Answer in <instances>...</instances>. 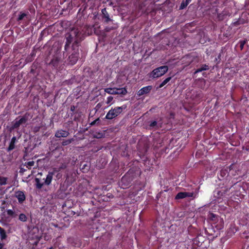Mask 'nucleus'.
I'll list each match as a JSON object with an SVG mask.
<instances>
[{
    "mask_svg": "<svg viewBox=\"0 0 249 249\" xmlns=\"http://www.w3.org/2000/svg\"><path fill=\"white\" fill-rule=\"evenodd\" d=\"M18 209H16L15 207H13V209H6L5 213H6L8 217L13 218H16L18 215Z\"/></svg>",
    "mask_w": 249,
    "mask_h": 249,
    "instance_id": "obj_8",
    "label": "nucleus"
},
{
    "mask_svg": "<svg viewBox=\"0 0 249 249\" xmlns=\"http://www.w3.org/2000/svg\"><path fill=\"white\" fill-rule=\"evenodd\" d=\"M29 114L26 113L23 116L17 117L14 122H12V125L9 127V130L12 132L16 129H18L20 125L25 124L28 121Z\"/></svg>",
    "mask_w": 249,
    "mask_h": 249,
    "instance_id": "obj_3",
    "label": "nucleus"
},
{
    "mask_svg": "<svg viewBox=\"0 0 249 249\" xmlns=\"http://www.w3.org/2000/svg\"><path fill=\"white\" fill-rule=\"evenodd\" d=\"M85 33H83L78 28H72L65 35V51H68L71 44H72L71 48L79 47L81 42L85 38Z\"/></svg>",
    "mask_w": 249,
    "mask_h": 249,
    "instance_id": "obj_1",
    "label": "nucleus"
},
{
    "mask_svg": "<svg viewBox=\"0 0 249 249\" xmlns=\"http://www.w3.org/2000/svg\"><path fill=\"white\" fill-rule=\"evenodd\" d=\"M168 67L163 66L157 68V77L161 76L168 71Z\"/></svg>",
    "mask_w": 249,
    "mask_h": 249,
    "instance_id": "obj_12",
    "label": "nucleus"
},
{
    "mask_svg": "<svg viewBox=\"0 0 249 249\" xmlns=\"http://www.w3.org/2000/svg\"><path fill=\"white\" fill-rule=\"evenodd\" d=\"M127 175H125V176H124L122 178L121 182H122V183H125V182L127 181Z\"/></svg>",
    "mask_w": 249,
    "mask_h": 249,
    "instance_id": "obj_33",
    "label": "nucleus"
},
{
    "mask_svg": "<svg viewBox=\"0 0 249 249\" xmlns=\"http://www.w3.org/2000/svg\"><path fill=\"white\" fill-rule=\"evenodd\" d=\"M151 126H156V121H153L151 124Z\"/></svg>",
    "mask_w": 249,
    "mask_h": 249,
    "instance_id": "obj_42",
    "label": "nucleus"
},
{
    "mask_svg": "<svg viewBox=\"0 0 249 249\" xmlns=\"http://www.w3.org/2000/svg\"><path fill=\"white\" fill-rule=\"evenodd\" d=\"M99 122H100V119H99V118H98V119L95 120L94 121H92L90 123V125H93L95 124H96L99 123Z\"/></svg>",
    "mask_w": 249,
    "mask_h": 249,
    "instance_id": "obj_31",
    "label": "nucleus"
},
{
    "mask_svg": "<svg viewBox=\"0 0 249 249\" xmlns=\"http://www.w3.org/2000/svg\"><path fill=\"white\" fill-rule=\"evenodd\" d=\"M74 141V139L73 138L67 140H63L61 142V145L62 146H67L69 145L70 143H71L72 142Z\"/></svg>",
    "mask_w": 249,
    "mask_h": 249,
    "instance_id": "obj_18",
    "label": "nucleus"
},
{
    "mask_svg": "<svg viewBox=\"0 0 249 249\" xmlns=\"http://www.w3.org/2000/svg\"><path fill=\"white\" fill-rule=\"evenodd\" d=\"M59 177V174L57 175V177Z\"/></svg>",
    "mask_w": 249,
    "mask_h": 249,
    "instance_id": "obj_46",
    "label": "nucleus"
},
{
    "mask_svg": "<svg viewBox=\"0 0 249 249\" xmlns=\"http://www.w3.org/2000/svg\"><path fill=\"white\" fill-rule=\"evenodd\" d=\"M6 237L7 234L5 230L2 228L0 227V238L1 240L5 239Z\"/></svg>",
    "mask_w": 249,
    "mask_h": 249,
    "instance_id": "obj_17",
    "label": "nucleus"
},
{
    "mask_svg": "<svg viewBox=\"0 0 249 249\" xmlns=\"http://www.w3.org/2000/svg\"><path fill=\"white\" fill-rule=\"evenodd\" d=\"M203 71V70H201V67H200V68H198V69H197V70L195 71V73H198V72H201V71Z\"/></svg>",
    "mask_w": 249,
    "mask_h": 249,
    "instance_id": "obj_39",
    "label": "nucleus"
},
{
    "mask_svg": "<svg viewBox=\"0 0 249 249\" xmlns=\"http://www.w3.org/2000/svg\"><path fill=\"white\" fill-rule=\"evenodd\" d=\"M191 0H183L180 5V9H183L191 2Z\"/></svg>",
    "mask_w": 249,
    "mask_h": 249,
    "instance_id": "obj_23",
    "label": "nucleus"
},
{
    "mask_svg": "<svg viewBox=\"0 0 249 249\" xmlns=\"http://www.w3.org/2000/svg\"><path fill=\"white\" fill-rule=\"evenodd\" d=\"M17 140V138L15 136L12 137L11 142H10L9 145L7 149V152H10L13 150L15 148V143Z\"/></svg>",
    "mask_w": 249,
    "mask_h": 249,
    "instance_id": "obj_14",
    "label": "nucleus"
},
{
    "mask_svg": "<svg viewBox=\"0 0 249 249\" xmlns=\"http://www.w3.org/2000/svg\"><path fill=\"white\" fill-rule=\"evenodd\" d=\"M209 218L212 220V221H215L216 218V215L213 213H210L209 215Z\"/></svg>",
    "mask_w": 249,
    "mask_h": 249,
    "instance_id": "obj_26",
    "label": "nucleus"
},
{
    "mask_svg": "<svg viewBox=\"0 0 249 249\" xmlns=\"http://www.w3.org/2000/svg\"><path fill=\"white\" fill-rule=\"evenodd\" d=\"M35 164V162L33 160L25 162L24 166H25L28 169H31V167Z\"/></svg>",
    "mask_w": 249,
    "mask_h": 249,
    "instance_id": "obj_22",
    "label": "nucleus"
},
{
    "mask_svg": "<svg viewBox=\"0 0 249 249\" xmlns=\"http://www.w3.org/2000/svg\"><path fill=\"white\" fill-rule=\"evenodd\" d=\"M7 178L0 176V185H4L7 184Z\"/></svg>",
    "mask_w": 249,
    "mask_h": 249,
    "instance_id": "obj_24",
    "label": "nucleus"
},
{
    "mask_svg": "<svg viewBox=\"0 0 249 249\" xmlns=\"http://www.w3.org/2000/svg\"><path fill=\"white\" fill-rule=\"evenodd\" d=\"M72 52L71 54L69 57V59L70 64L73 65L76 64L79 58V47L72 48Z\"/></svg>",
    "mask_w": 249,
    "mask_h": 249,
    "instance_id": "obj_4",
    "label": "nucleus"
},
{
    "mask_svg": "<svg viewBox=\"0 0 249 249\" xmlns=\"http://www.w3.org/2000/svg\"><path fill=\"white\" fill-rule=\"evenodd\" d=\"M152 89V87L151 86H148L144 87L141 89H140L138 92H137V95L139 96H142L144 94H146L150 92Z\"/></svg>",
    "mask_w": 249,
    "mask_h": 249,
    "instance_id": "obj_11",
    "label": "nucleus"
},
{
    "mask_svg": "<svg viewBox=\"0 0 249 249\" xmlns=\"http://www.w3.org/2000/svg\"><path fill=\"white\" fill-rule=\"evenodd\" d=\"M117 94H121L124 95L127 93V90L125 88H116Z\"/></svg>",
    "mask_w": 249,
    "mask_h": 249,
    "instance_id": "obj_15",
    "label": "nucleus"
},
{
    "mask_svg": "<svg viewBox=\"0 0 249 249\" xmlns=\"http://www.w3.org/2000/svg\"><path fill=\"white\" fill-rule=\"evenodd\" d=\"M76 107L74 106H71L70 110L72 112V113L73 114H74L75 113V110Z\"/></svg>",
    "mask_w": 249,
    "mask_h": 249,
    "instance_id": "obj_32",
    "label": "nucleus"
},
{
    "mask_svg": "<svg viewBox=\"0 0 249 249\" xmlns=\"http://www.w3.org/2000/svg\"><path fill=\"white\" fill-rule=\"evenodd\" d=\"M226 15V14L221 13L218 15V17L219 20H223L224 19V16Z\"/></svg>",
    "mask_w": 249,
    "mask_h": 249,
    "instance_id": "obj_34",
    "label": "nucleus"
},
{
    "mask_svg": "<svg viewBox=\"0 0 249 249\" xmlns=\"http://www.w3.org/2000/svg\"><path fill=\"white\" fill-rule=\"evenodd\" d=\"M66 167L67 166L65 164H62L59 166L58 170L56 169V172H57L60 171L61 170L65 169V168H66Z\"/></svg>",
    "mask_w": 249,
    "mask_h": 249,
    "instance_id": "obj_27",
    "label": "nucleus"
},
{
    "mask_svg": "<svg viewBox=\"0 0 249 249\" xmlns=\"http://www.w3.org/2000/svg\"><path fill=\"white\" fill-rule=\"evenodd\" d=\"M4 247V244L3 243H0V249H2Z\"/></svg>",
    "mask_w": 249,
    "mask_h": 249,
    "instance_id": "obj_44",
    "label": "nucleus"
},
{
    "mask_svg": "<svg viewBox=\"0 0 249 249\" xmlns=\"http://www.w3.org/2000/svg\"><path fill=\"white\" fill-rule=\"evenodd\" d=\"M27 171V170H26V169H24V168H22V167H21V168H20L19 172H20V173H23L24 172H25V171Z\"/></svg>",
    "mask_w": 249,
    "mask_h": 249,
    "instance_id": "obj_38",
    "label": "nucleus"
},
{
    "mask_svg": "<svg viewBox=\"0 0 249 249\" xmlns=\"http://www.w3.org/2000/svg\"><path fill=\"white\" fill-rule=\"evenodd\" d=\"M193 192H179L175 196L176 199H183L186 197H193Z\"/></svg>",
    "mask_w": 249,
    "mask_h": 249,
    "instance_id": "obj_10",
    "label": "nucleus"
},
{
    "mask_svg": "<svg viewBox=\"0 0 249 249\" xmlns=\"http://www.w3.org/2000/svg\"><path fill=\"white\" fill-rule=\"evenodd\" d=\"M35 180L36 182V188H37L38 189H40L41 188H42L43 185H44V182L41 183L40 182V179H39L38 178H35Z\"/></svg>",
    "mask_w": 249,
    "mask_h": 249,
    "instance_id": "obj_19",
    "label": "nucleus"
},
{
    "mask_svg": "<svg viewBox=\"0 0 249 249\" xmlns=\"http://www.w3.org/2000/svg\"><path fill=\"white\" fill-rule=\"evenodd\" d=\"M61 61V56L59 53H56L53 56L52 59L49 63L54 69H56L59 66Z\"/></svg>",
    "mask_w": 249,
    "mask_h": 249,
    "instance_id": "obj_6",
    "label": "nucleus"
},
{
    "mask_svg": "<svg viewBox=\"0 0 249 249\" xmlns=\"http://www.w3.org/2000/svg\"><path fill=\"white\" fill-rule=\"evenodd\" d=\"M126 107L127 106L125 105H123L121 107H112L107 113L105 118L107 120H112L118 116Z\"/></svg>",
    "mask_w": 249,
    "mask_h": 249,
    "instance_id": "obj_2",
    "label": "nucleus"
},
{
    "mask_svg": "<svg viewBox=\"0 0 249 249\" xmlns=\"http://www.w3.org/2000/svg\"><path fill=\"white\" fill-rule=\"evenodd\" d=\"M245 43H246V41H245V40L240 41V48L241 50L243 49Z\"/></svg>",
    "mask_w": 249,
    "mask_h": 249,
    "instance_id": "obj_35",
    "label": "nucleus"
},
{
    "mask_svg": "<svg viewBox=\"0 0 249 249\" xmlns=\"http://www.w3.org/2000/svg\"><path fill=\"white\" fill-rule=\"evenodd\" d=\"M131 183V180L129 179V181L127 182V184L125 185V187H127V186L130 185V184Z\"/></svg>",
    "mask_w": 249,
    "mask_h": 249,
    "instance_id": "obj_43",
    "label": "nucleus"
},
{
    "mask_svg": "<svg viewBox=\"0 0 249 249\" xmlns=\"http://www.w3.org/2000/svg\"><path fill=\"white\" fill-rule=\"evenodd\" d=\"M18 219L21 222H26L28 219V217L24 213H20L18 215Z\"/></svg>",
    "mask_w": 249,
    "mask_h": 249,
    "instance_id": "obj_20",
    "label": "nucleus"
},
{
    "mask_svg": "<svg viewBox=\"0 0 249 249\" xmlns=\"http://www.w3.org/2000/svg\"><path fill=\"white\" fill-rule=\"evenodd\" d=\"M69 134L70 133L68 131L63 129H59L55 132L54 136L57 138H66Z\"/></svg>",
    "mask_w": 249,
    "mask_h": 249,
    "instance_id": "obj_9",
    "label": "nucleus"
},
{
    "mask_svg": "<svg viewBox=\"0 0 249 249\" xmlns=\"http://www.w3.org/2000/svg\"><path fill=\"white\" fill-rule=\"evenodd\" d=\"M171 79V77L166 78L159 86V88H161L166 85Z\"/></svg>",
    "mask_w": 249,
    "mask_h": 249,
    "instance_id": "obj_25",
    "label": "nucleus"
},
{
    "mask_svg": "<svg viewBox=\"0 0 249 249\" xmlns=\"http://www.w3.org/2000/svg\"><path fill=\"white\" fill-rule=\"evenodd\" d=\"M152 75L153 78H156V69H154L152 71Z\"/></svg>",
    "mask_w": 249,
    "mask_h": 249,
    "instance_id": "obj_37",
    "label": "nucleus"
},
{
    "mask_svg": "<svg viewBox=\"0 0 249 249\" xmlns=\"http://www.w3.org/2000/svg\"><path fill=\"white\" fill-rule=\"evenodd\" d=\"M40 237H37L36 241L33 243L34 245L36 246L40 240Z\"/></svg>",
    "mask_w": 249,
    "mask_h": 249,
    "instance_id": "obj_36",
    "label": "nucleus"
},
{
    "mask_svg": "<svg viewBox=\"0 0 249 249\" xmlns=\"http://www.w3.org/2000/svg\"><path fill=\"white\" fill-rule=\"evenodd\" d=\"M56 169L53 168V171H49L48 172V174L47 175L46 178L44 182V185L48 186L50 184H51L52 179H53V176L54 175L55 173H56Z\"/></svg>",
    "mask_w": 249,
    "mask_h": 249,
    "instance_id": "obj_7",
    "label": "nucleus"
},
{
    "mask_svg": "<svg viewBox=\"0 0 249 249\" xmlns=\"http://www.w3.org/2000/svg\"><path fill=\"white\" fill-rule=\"evenodd\" d=\"M201 70L206 71L209 70V66L206 64L202 65L201 67Z\"/></svg>",
    "mask_w": 249,
    "mask_h": 249,
    "instance_id": "obj_30",
    "label": "nucleus"
},
{
    "mask_svg": "<svg viewBox=\"0 0 249 249\" xmlns=\"http://www.w3.org/2000/svg\"><path fill=\"white\" fill-rule=\"evenodd\" d=\"M74 121H76V118H75V117H74Z\"/></svg>",
    "mask_w": 249,
    "mask_h": 249,
    "instance_id": "obj_47",
    "label": "nucleus"
},
{
    "mask_svg": "<svg viewBox=\"0 0 249 249\" xmlns=\"http://www.w3.org/2000/svg\"><path fill=\"white\" fill-rule=\"evenodd\" d=\"M203 71V70H201V67H200V68H198V69H197V70L195 71V73H198V72H201V71Z\"/></svg>",
    "mask_w": 249,
    "mask_h": 249,
    "instance_id": "obj_41",
    "label": "nucleus"
},
{
    "mask_svg": "<svg viewBox=\"0 0 249 249\" xmlns=\"http://www.w3.org/2000/svg\"><path fill=\"white\" fill-rule=\"evenodd\" d=\"M40 128H41L40 126H36L34 127V128H33V132L34 133H36L39 131Z\"/></svg>",
    "mask_w": 249,
    "mask_h": 249,
    "instance_id": "obj_28",
    "label": "nucleus"
},
{
    "mask_svg": "<svg viewBox=\"0 0 249 249\" xmlns=\"http://www.w3.org/2000/svg\"><path fill=\"white\" fill-rule=\"evenodd\" d=\"M28 15L24 13H20L18 18H17V21L19 22L20 21L24 19L25 18H27Z\"/></svg>",
    "mask_w": 249,
    "mask_h": 249,
    "instance_id": "obj_21",
    "label": "nucleus"
},
{
    "mask_svg": "<svg viewBox=\"0 0 249 249\" xmlns=\"http://www.w3.org/2000/svg\"><path fill=\"white\" fill-rule=\"evenodd\" d=\"M102 14L103 18H105V22L106 23H108L110 21H111V19L109 18V15L108 12L107 11L106 8L103 9L102 10Z\"/></svg>",
    "mask_w": 249,
    "mask_h": 249,
    "instance_id": "obj_13",
    "label": "nucleus"
},
{
    "mask_svg": "<svg viewBox=\"0 0 249 249\" xmlns=\"http://www.w3.org/2000/svg\"><path fill=\"white\" fill-rule=\"evenodd\" d=\"M14 196L17 198L18 202L20 204H22L26 199L25 192L22 191H15Z\"/></svg>",
    "mask_w": 249,
    "mask_h": 249,
    "instance_id": "obj_5",
    "label": "nucleus"
},
{
    "mask_svg": "<svg viewBox=\"0 0 249 249\" xmlns=\"http://www.w3.org/2000/svg\"><path fill=\"white\" fill-rule=\"evenodd\" d=\"M49 249H53V247H52L50 248Z\"/></svg>",
    "mask_w": 249,
    "mask_h": 249,
    "instance_id": "obj_45",
    "label": "nucleus"
},
{
    "mask_svg": "<svg viewBox=\"0 0 249 249\" xmlns=\"http://www.w3.org/2000/svg\"><path fill=\"white\" fill-rule=\"evenodd\" d=\"M203 71V70H201V67H200V68H198V69H197V70L195 71V73H198V72H201V71Z\"/></svg>",
    "mask_w": 249,
    "mask_h": 249,
    "instance_id": "obj_40",
    "label": "nucleus"
},
{
    "mask_svg": "<svg viewBox=\"0 0 249 249\" xmlns=\"http://www.w3.org/2000/svg\"><path fill=\"white\" fill-rule=\"evenodd\" d=\"M113 97L112 96H108L107 98L106 103L107 104H110L111 102V101L113 100Z\"/></svg>",
    "mask_w": 249,
    "mask_h": 249,
    "instance_id": "obj_29",
    "label": "nucleus"
},
{
    "mask_svg": "<svg viewBox=\"0 0 249 249\" xmlns=\"http://www.w3.org/2000/svg\"><path fill=\"white\" fill-rule=\"evenodd\" d=\"M105 91L109 94H117L116 91V88H106L105 89Z\"/></svg>",
    "mask_w": 249,
    "mask_h": 249,
    "instance_id": "obj_16",
    "label": "nucleus"
}]
</instances>
